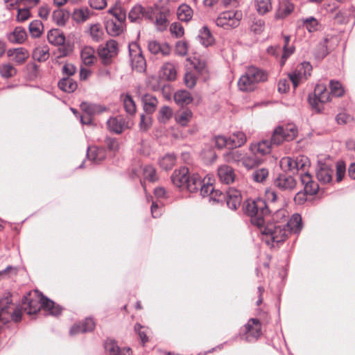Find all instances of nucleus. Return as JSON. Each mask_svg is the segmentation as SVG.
<instances>
[{
    "instance_id": "obj_1",
    "label": "nucleus",
    "mask_w": 355,
    "mask_h": 355,
    "mask_svg": "<svg viewBox=\"0 0 355 355\" xmlns=\"http://www.w3.org/2000/svg\"><path fill=\"white\" fill-rule=\"evenodd\" d=\"M245 213L250 217L251 223L259 228L261 239L270 248L283 242L287 231L277 223L270 222V210L266 201L261 198L249 199L244 203Z\"/></svg>"
},
{
    "instance_id": "obj_2",
    "label": "nucleus",
    "mask_w": 355,
    "mask_h": 355,
    "mask_svg": "<svg viewBox=\"0 0 355 355\" xmlns=\"http://www.w3.org/2000/svg\"><path fill=\"white\" fill-rule=\"evenodd\" d=\"M297 129L294 124H286L277 126L272 134L270 140L263 139L250 146L252 154L259 157L269 154L272 146H279L284 141H290L295 139Z\"/></svg>"
},
{
    "instance_id": "obj_3",
    "label": "nucleus",
    "mask_w": 355,
    "mask_h": 355,
    "mask_svg": "<svg viewBox=\"0 0 355 355\" xmlns=\"http://www.w3.org/2000/svg\"><path fill=\"white\" fill-rule=\"evenodd\" d=\"M35 298L31 297V293L24 296L22 304L24 309L29 315L37 313L42 308L48 310L50 314L54 316L60 315L62 309L59 305H55V302L47 297L35 291Z\"/></svg>"
},
{
    "instance_id": "obj_4",
    "label": "nucleus",
    "mask_w": 355,
    "mask_h": 355,
    "mask_svg": "<svg viewBox=\"0 0 355 355\" xmlns=\"http://www.w3.org/2000/svg\"><path fill=\"white\" fill-rule=\"evenodd\" d=\"M268 73L260 68L249 67L245 74L241 76L238 81V87L241 91L252 92L257 88V84L268 80Z\"/></svg>"
},
{
    "instance_id": "obj_5",
    "label": "nucleus",
    "mask_w": 355,
    "mask_h": 355,
    "mask_svg": "<svg viewBox=\"0 0 355 355\" xmlns=\"http://www.w3.org/2000/svg\"><path fill=\"white\" fill-rule=\"evenodd\" d=\"M173 184L181 189H187L190 192H196L198 190V186L201 184L198 173H193L189 175V169L187 167H182L175 170L171 175Z\"/></svg>"
},
{
    "instance_id": "obj_6",
    "label": "nucleus",
    "mask_w": 355,
    "mask_h": 355,
    "mask_svg": "<svg viewBox=\"0 0 355 355\" xmlns=\"http://www.w3.org/2000/svg\"><path fill=\"white\" fill-rule=\"evenodd\" d=\"M286 217V210L285 209H278L277 210L272 216V218L274 220V223H277V225H280L283 226L285 230L287 231L286 236L291 232H293L295 234H298L302 227V217L298 214H293L291 218L287 221L286 224H281L280 221H278L279 218H284ZM284 239L283 241H284Z\"/></svg>"
},
{
    "instance_id": "obj_7",
    "label": "nucleus",
    "mask_w": 355,
    "mask_h": 355,
    "mask_svg": "<svg viewBox=\"0 0 355 355\" xmlns=\"http://www.w3.org/2000/svg\"><path fill=\"white\" fill-rule=\"evenodd\" d=\"M119 53L118 43L114 40H108L105 44H101L97 49V55L102 64L110 65Z\"/></svg>"
},
{
    "instance_id": "obj_8",
    "label": "nucleus",
    "mask_w": 355,
    "mask_h": 355,
    "mask_svg": "<svg viewBox=\"0 0 355 355\" xmlns=\"http://www.w3.org/2000/svg\"><path fill=\"white\" fill-rule=\"evenodd\" d=\"M242 13L237 10H227L219 14L215 20L217 26L225 30L236 28L240 24Z\"/></svg>"
},
{
    "instance_id": "obj_9",
    "label": "nucleus",
    "mask_w": 355,
    "mask_h": 355,
    "mask_svg": "<svg viewBox=\"0 0 355 355\" xmlns=\"http://www.w3.org/2000/svg\"><path fill=\"white\" fill-rule=\"evenodd\" d=\"M312 66L308 62H303L298 64L295 70L289 73L290 80L293 83L294 89L302 82L306 80L311 76Z\"/></svg>"
},
{
    "instance_id": "obj_10",
    "label": "nucleus",
    "mask_w": 355,
    "mask_h": 355,
    "mask_svg": "<svg viewBox=\"0 0 355 355\" xmlns=\"http://www.w3.org/2000/svg\"><path fill=\"white\" fill-rule=\"evenodd\" d=\"M129 55L132 69L138 72H144L146 68V62L142 51L137 43L129 45Z\"/></svg>"
},
{
    "instance_id": "obj_11",
    "label": "nucleus",
    "mask_w": 355,
    "mask_h": 355,
    "mask_svg": "<svg viewBox=\"0 0 355 355\" xmlns=\"http://www.w3.org/2000/svg\"><path fill=\"white\" fill-rule=\"evenodd\" d=\"M107 128L110 132L116 134H121L125 130L132 127V123L130 120L123 116L110 117L107 121Z\"/></svg>"
},
{
    "instance_id": "obj_12",
    "label": "nucleus",
    "mask_w": 355,
    "mask_h": 355,
    "mask_svg": "<svg viewBox=\"0 0 355 355\" xmlns=\"http://www.w3.org/2000/svg\"><path fill=\"white\" fill-rule=\"evenodd\" d=\"M245 340L248 342L257 340L261 335V324L258 319L251 318L245 325Z\"/></svg>"
},
{
    "instance_id": "obj_13",
    "label": "nucleus",
    "mask_w": 355,
    "mask_h": 355,
    "mask_svg": "<svg viewBox=\"0 0 355 355\" xmlns=\"http://www.w3.org/2000/svg\"><path fill=\"white\" fill-rule=\"evenodd\" d=\"M274 185L282 191H292L297 186V181L292 175L281 173L274 180Z\"/></svg>"
},
{
    "instance_id": "obj_14",
    "label": "nucleus",
    "mask_w": 355,
    "mask_h": 355,
    "mask_svg": "<svg viewBox=\"0 0 355 355\" xmlns=\"http://www.w3.org/2000/svg\"><path fill=\"white\" fill-rule=\"evenodd\" d=\"M148 49L151 53L154 55H161L162 56L169 55L171 52V47L168 43H161L156 40L149 41Z\"/></svg>"
},
{
    "instance_id": "obj_15",
    "label": "nucleus",
    "mask_w": 355,
    "mask_h": 355,
    "mask_svg": "<svg viewBox=\"0 0 355 355\" xmlns=\"http://www.w3.org/2000/svg\"><path fill=\"white\" fill-rule=\"evenodd\" d=\"M241 192L237 189L230 188L229 190L225 192V198L224 200L226 201L227 207L232 210H236L241 205Z\"/></svg>"
},
{
    "instance_id": "obj_16",
    "label": "nucleus",
    "mask_w": 355,
    "mask_h": 355,
    "mask_svg": "<svg viewBox=\"0 0 355 355\" xmlns=\"http://www.w3.org/2000/svg\"><path fill=\"white\" fill-rule=\"evenodd\" d=\"M334 169L327 164H320L316 170V176L319 182L322 184L329 183L332 180Z\"/></svg>"
},
{
    "instance_id": "obj_17",
    "label": "nucleus",
    "mask_w": 355,
    "mask_h": 355,
    "mask_svg": "<svg viewBox=\"0 0 355 355\" xmlns=\"http://www.w3.org/2000/svg\"><path fill=\"white\" fill-rule=\"evenodd\" d=\"M300 179L304 185V191L308 195L313 196L319 189L318 184L313 180L312 176L309 173H301Z\"/></svg>"
},
{
    "instance_id": "obj_18",
    "label": "nucleus",
    "mask_w": 355,
    "mask_h": 355,
    "mask_svg": "<svg viewBox=\"0 0 355 355\" xmlns=\"http://www.w3.org/2000/svg\"><path fill=\"white\" fill-rule=\"evenodd\" d=\"M105 349L110 355H131L132 350L130 347L121 349L116 343L112 339H108L105 343Z\"/></svg>"
},
{
    "instance_id": "obj_19",
    "label": "nucleus",
    "mask_w": 355,
    "mask_h": 355,
    "mask_svg": "<svg viewBox=\"0 0 355 355\" xmlns=\"http://www.w3.org/2000/svg\"><path fill=\"white\" fill-rule=\"evenodd\" d=\"M95 327V322L91 318H86L82 323L74 324L70 329L71 336L76 335L80 333H86L92 331Z\"/></svg>"
},
{
    "instance_id": "obj_20",
    "label": "nucleus",
    "mask_w": 355,
    "mask_h": 355,
    "mask_svg": "<svg viewBox=\"0 0 355 355\" xmlns=\"http://www.w3.org/2000/svg\"><path fill=\"white\" fill-rule=\"evenodd\" d=\"M218 175L220 182L226 184L232 183L235 179L234 170L228 165L220 166L218 168Z\"/></svg>"
},
{
    "instance_id": "obj_21",
    "label": "nucleus",
    "mask_w": 355,
    "mask_h": 355,
    "mask_svg": "<svg viewBox=\"0 0 355 355\" xmlns=\"http://www.w3.org/2000/svg\"><path fill=\"white\" fill-rule=\"evenodd\" d=\"M141 102L144 111L148 114H153L155 110L158 105V101L157 98L150 94H146L141 97Z\"/></svg>"
},
{
    "instance_id": "obj_22",
    "label": "nucleus",
    "mask_w": 355,
    "mask_h": 355,
    "mask_svg": "<svg viewBox=\"0 0 355 355\" xmlns=\"http://www.w3.org/2000/svg\"><path fill=\"white\" fill-rule=\"evenodd\" d=\"M87 158L95 164L102 162L106 157L104 148L96 146L88 147L87 152Z\"/></svg>"
},
{
    "instance_id": "obj_23",
    "label": "nucleus",
    "mask_w": 355,
    "mask_h": 355,
    "mask_svg": "<svg viewBox=\"0 0 355 355\" xmlns=\"http://www.w3.org/2000/svg\"><path fill=\"white\" fill-rule=\"evenodd\" d=\"M7 53L9 57L13 56L14 61L18 64H24L29 57L28 51L23 47L9 49Z\"/></svg>"
},
{
    "instance_id": "obj_24",
    "label": "nucleus",
    "mask_w": 355,
    "mask_h": 355,
    "mask_svg": "<svg viewBox=\"0 0 355 355\" xmlns=\"http://www.w3.org/2000/svg\"><path fill=\"white\" fill-rule=\"evenodd\" d=\"M81 110L87 115L94 116L101 114L106 110V108L99 104L83 102L80 104Z\"/></svg>"
},
{
    "instance_id": "obj_25",
    "label": "nucleus",
    "mask_w": 355,
    "mask_h": 355,
    "mask_svg": "<svg viewBox=\"0 0 355 355\" xmlns=\"http://www.w3.org/2000/svg\"><path fill=\"white\" fill-rule=\"evenodd\" d=\"M199 179L201 183L198 186V189H200V195L203 197H210L214 189L212 184V178L211 177H208L207 180L206 177L202 178V176L199 175Z\"/></svg>"
},
{
    "instance_id": "obj_26",
    "label": "nucleus",
    "mask_w": 355,
    "mask_h": 355,
    "mask_svg": "<svg viewBox=\"0 0 355 355\" xmlns=\"http://www.w3.org/2000/svg\"><path fill=\"white\" fill-rule=\"evenodd\" d=\"M47 40L54 46H61L65 42V36L59 29H52L48 33Z\"/></svg>"
},
{
    "instance_id": "obj_27",
    "label": "nucleus",
    "mask_w": 355,
    "mask_h": 355,
    "mask_svg": "<svg viewBox=\"0 0 355 355\" xmlns=\"http://www.w3.org/2000/svg\"><path fill=\"white\" fill-rule=\"evenodd\" d=\"M302 25L309 33H314L320 30L321 24L313 16L302 19Z\"/></svg>"
},
{
    "instance_id": "obj_28",
    "label": "nucleus",
    "mask_w": 355,
    "mask_h": 355,
    "mask_svg": "<svg viewBox=\"0 0 355 355\" xmlns=\"http://www.w3.org/2000/svg\"><path fill=\"white\" fill-rule=\"evenodd\" d=\"M26 32L21 27H16L15 30L8 35V40L13 44H21L26 38Z\"/></svg>"
},
{
    "instance_id": "obj_29",
    "label": "nucleus",
    "mask_w": 355,
    "mask_h": 355,
    "mask_svg": "<svg viewBox=\"0 0 355 355\" xmlns=\"http://www.w3.org/2000/svg\"><path fill=\"white\" fill-rule=\"evenodd\" d=\"M49 49L47 46H39L34 49L32 58L34 60L43 62L49 58Z\"/></svg>"
},
{
    "instance_id": "obj_30",
    "label": "nucleus",
    "mask_w": 355,
    "mask_h": 355,
    "mask_svg": "<svg viewBox=\"0 0 355 355\" xmlns=\"http://www.w3.org/2000/svg\"><path fill=\"white\" fill-rule=\"evenodd\" d=\"M198 40L204 46L207 47L214 42V37L207 26H204L199 31Z\"/></svg>"
},
{
    "instance_id": "obj_31",
    "label": "nucleus",
    "mask_w": 355,
    "mask_h": 355,
    "mask_svg": "<svg viewBox=\"0 0 355 355\" xmlns=\"http://www.w3.org/2000/svg\"><path fill=\"white\" fill-rule=\"evenodd\" d=\"M80 57L83 62L87 66L92 65L96 60L95 51L90 46H85L81 50Z\"/></svg>"
},
{
    "instance_id": "obj_32",
    "label": "nucleus",
    "mask_w": 355,
    "mask_h": 355,
    "mask_svg": "<svg viewBox=\"0 0 355 355\" xmlns=\"http://www.w3.org/2000/svg\"><path fill=\"white\" fill-rule=\"evenodd\" d=\"M294 9L293 3L289 1L280 2L275 13L276 19H284L289 15Z\"/></svg>"
},
{
    "instance_id": "obj_33",
    "label": "nucleus",
    "mask_w": 355,
    "mask_h": 355,
    "mask_svg": "<svg viewBox=\"0 0 355 355\" xmlns=\"http://www.w3.org/2000/svg\"><path fill=\"white\" fill-rule=\"evenodd\" d=\"M58 87L67 93L73 92L78 87L77 83L69 77H63L58 82Z\"/></svg>"
},
{
    "instance_id": "obj_34",
    "label": "nucleus",
    "mask_w": 355,
    "mask_h": 355,
    "mask_svg": "<svg viewBox=\"0 0 355 355\" xmlns=\"http://www.w3.org/2000/svg\"><path fill=\"white\" fill-rule=\"evenodd\" d=\"M175 102L180 106L187 105L193 101L191 94L186 90H179L174 94Z\"/></svg>"
},
{
    "instance_id": "obj_35",
    "label": "nucleus",
    "mask_w": 355,
    "mask_h": 355,
    "mask_svg": "<svg viewBox=\"0 0 355 355\" xmlns=\"http://www.w3.org/2000/svg\"><path fill=\"white\" fill-rule=\"evenodd\" d=\"M123 107L127 114L133 115L136 112V104L132 97L128 94H122L120 96Z\"/></svg>"
},
{
    "instance_id": "obj_36",
    "label": "nucleus",
    "mask_w": 355,
    "mask_h": 355,
    "mask_svg": "<svg viewBox=\"0 0 355 355\" xmlns=\"http://www.w3.org/2000/svg\"><path fill=\"white\" fill-rule=\"evenodd\" d=\"M70 13L65 10H56L53 12V21L60 26H64L69 19Z\"/></svg>"
},
{
    "instance_id": "obj_37",
    "label": "nucleus",
    "mask_w": 355,
    "mask_h": 355,
    "mask_svg": "<svg viewBox=\"0 0 355 355\" xmlns=\"http://www.w3.org/2000/svg\"><path fill=\"white\" fill-rule=\"evenodd\" d=\"M177 16L179 20L188 22L193 17V10L189 6L182 4L178 8Z\"/></svg>"
},
{
    "instance_id": "obj_38",
    "label": "nucleus",
    "mask_w": 355,
    "mask_h": 355,
    "mask_svg": "<svg viewBox=\"0 0 355 355\" xmlns=\"http://www.w3.org/2000/svg\"><path fill=\"white\" fill-rule=\"evenodd\" d=\"M247 141L246 135L244 132L236 131L229 137L230 147L232 148H238L243 146Z\"/></svg>"
},
{
    "instance_id": "obj_39",
    "label": "nucleus",
    "mask_w": 355,
    "mask_h": 355,
    "mask_svg": "<svg viewBox=\"0 0 355 355\" xmlns=\"http://www.w3.org/2000/svg\"><path fill=\"white\" fill-rule=\"evenodd\" d=\"M161 73L167 80H174L176 78L177 71L175 65L171 62H166L162 67Z\"/></svg>"
},
{
    "instance_id": "obj_40",
    "label": "nucleus",
    "mask_w": 355,
    "mask_h": 355,
    "mask_svg": "<svg viewBox=\"0 0 355 355\" xmlns=\"http://www.w3.org/2000/svg\"><path fill=\"white\" fill-rule=\"evenodd\" d=\"M193 116L192 112L189 109H185L178 112L175 114V121L181 126H187Z\"/></svg>"
},
{
    "instance_id": "obj_41",
    "label": "nucleus",
    "mask_w": 355,
    "mask_h": 355,
    "mask_svg": "<svg viewBox=\"0 0 355 355\" xmlns=\"http://www.w3.org/2000/svg\"><path fill=\"white\" fill-rule=\"evenodd\" d=\"M176 159V156L173 153H168L159 159V164L161 168L168 171L175 166Z\"/></svg>"
},
{
    "instance_id": "obj_42",
    "label": "nucleus",
    "mask_w": 355,
    "mask_h": 355,
    "mask_svg": "<svg viewBox=\"0 0 355 355\" xmlns=\"http://www.w3.org/2000/svg\"><path fill=\"white\" fill-rule=\"evenodd\" d=\"M313 94L317 96L318 101L321 103H324L330 101V94L327 91L326 87L322 85H317L315 87Z\"/></svg>"
},
{
    "instance_id": "obj_43",
    "label": "nucleus",
    "mask_w": 355,
    "mask_h": 355,
    "mask_svg": "<svg viewBox=\"0 0 355 355\" xmlns=\"http://www.w3.org/2000/svg\"><path fill=\"white\" fill-rule=\"evenodd\" d=\"M8 311V312H6V316L8 317L9 320L11 319L15 322H19L21 321L22 317L21 309L18 306H15L12 304L11 300Z\"/></svg>"
},
{
    "instance_id": "obj_44",
    "label": "nucleus",
    "mask_w": 355,
    "mask_h": 355,
    "mask_svg": "<svg viewBox=\"0 0 355 355\" xmlns=\"http://www.w3.org/2000/svg\"><path fill=\"white\" fill-rule=\"evenodd\" d=\"M105 28L107 33L112 36H117L123 31L122 23L112 19L107 21Z\"/></svg>"
},
{
    "instance_id": "obj_45",
    "label": "nucleus",
    "mask_w": 355,
    "mask_h": 355,
    "mask_svg": "<svg viewBox=\"0 0 355 355\" xmlns=\"http://www.w3.org/2000/svg\"><path fill=\"white\" fill-rule=\"evenodd\" d=\"M261 158L254 154H252L251 155H246L244 154L241 161L243 166L248 169L252 168L261 164Z\"/></svg>"
},
{
    "instance_id": "obj_46",
    "label": "nucleus",
    "mask_w": 355,
    "mask_h": 355,
    "mask_svg": "<svg viewBox=\"0 0 355 355\" xmlns=\"http://www.w3.org/2000/svg\"><path fill=\"white\" fill-rule=\"evenodd\" d=\"M295 173H297L302 171V173H306L305 171L309 166V160L307 157L304 155H299L295 157Z\"/></svg>"
},
{
    "instance_id": "obj_47",
    "label": "nucleus",
    "mask_w": 355,
    "mask_h": 355,
    "mask_svg": "<svg viewBox=\"0 0 355 355\" xmlns=\"http://www.w3.org/2000/svg\"><path fill=\"white\" fill-rule=\"evenodd\" d=\"M254 7L259 15H263L271 10V0H254Z\"/></svg>"
},
{
    "instance_id": "obj_48",
    "label": "nucleus",
    "mask_w": 355,
    "mask_h": 355,
    "mask_svg": "<svg viewBox=\"0 0 355 355\" xmlns=\"http://www.w3.org/2000/svg\"><path fill=\"white\" fill-rule=\"evenodd\" d=\"M244 153L239 150H231L224 155L226 162L230 163L241 162Z\"/></svg>"
},
{
    "instance_id": "obj_49",
    "label": "nucleus",
    "mask_w": 355,
    "mask_h": 355,
    "mask_svg": "<svg viewBox=\"0 0 355 355\" xmlns=\"http://www.w3.org/2000/svg\"><path fill=\"white\" fill-rule=\"evenodd\" d=\"M144 7L141 5L135 6L130 11L128 18L132 22L139 21L144 19Z\"/></svg>"
},
{
    "instance_id": "obj_50",
    "label": "nucleus",
    "mask_w": 355,
    "mask_h": 355,
    "mask_svg": "<svg viewBox=\"0 0 355 355\" xmlns=\"http://www.w3.org/2000/svg\"><path fill=\"white\" fill-rule=\"evenodd\" d=\"M172 116V109L167 105H164L159 110L157 119L159 123L165 124L171 119Z\"/></svg>"
},
{
    "instance_id": "obj_51",
    "label": "nucleus",
    "mask_w": 355,
    "mask_h": 355,
    "mask_svg": "<svg viewBox=\"0 0 355 355\" xmlns=\"http://www.w3.org/2000/svg\"><path fill=\"white\" fill-rule=\"evenodd\" d=\"M10 304V298L6 297L0 299V321L7 322L9 318L6 316V312H8V308Z\"/></svg>"
},
{
    "instance_id": "obj_52",
    "label": "nucleus",
    "mask_w": 355,
    "mask_h": 355,
    "mask_svg": "<svg viewBox=\"0 0 355 355\" xmlns=\"http://www.w3.org/2000/svg\"><path fill=\"white\" fill-rule=\"evenodd\" d=\"M168 24V21L167 19L166 12L162 11L159 12V14L156 16V19L155 21L157 29L159 31H163L166 29Z\"/></svg>"
},
{
    "instance_id": "obj_53",
    "label": "nucleus",
    "mask_w": 355,
    "mask_h": 355,
    "mask_svg": "<svg viewBox=\"0 0 355 355\" xmlns=\"http://www.w3.org/2000/svg\"><path fill=\"white\" fill-rule=\"evenodd\" d=\"M89 17V10L85 8L75 9L72 13V18L77 23L85 21Z\"/></svg>"
},
{
    "instance_id": "obj_54",
    "label": "nucleus",
    "mask_w": 355,
    "mask_h": 355,
    "mask_svg": "<svg viewBox=\"0 0 355 355\" xmlns=\"http://www.w3.org/2000/svg\"><path fill=\"white\" fill-rule=\"evenodd\" d=\"M295 157H285L280 160V166L284 171L295 174Z\"/></svg>"
},
{
    "instance_id": "obj_55",
    "label": "nucleus",
    "mask_w": 355,
    "mask_h": 355,
    "mask_svg": "<svg viewBox=\"0 0 355 355\" xmlns=\"http://www.w3.org/2000/svg\"><path fill=\"white\" fill-rule=\"evenodd\" d=\"M43 24L40 20H34L29 24V31L33 37H39L43 31Z\"/></svg>"
},
{
    "instance_id": "obj_56",
    "label": "nucleus",
    "mask_w": 355,
    "mask_h": 355,
    "mask_svg": "<svg viewBox=\"0 0 355 355\" xmlns=\"http://www.w3.org/2000/svg\"><path fill=\"white\" fill-rule=\"evenodd\" d=\"M269 172L266 168L256 169L252 173V179L256 182H263L268 177Z\"/></svg>"
},
{
    "instance_id": "obj_57",
    "label": "nucleus",
    "mask_w": 355,
    "mask_h": 355,
    "mask_svg": "<svg viewBox=\"0 0 355 355\" xmlns=\"http://www.w3.org/2000/svg\"><path fill=\"white\" fill-rule=\"evenodd\" d=\"M329 86L331 89L330 96L340 97L344 94L345 90L340 82L331 80Z\"/></svg>"
},
{
    "instance_id": "obj_58",
    "label": "nucleus",
    "mask_w": 355,
    "mask_h": 355,
    "mask_svg": "<svg viewBox=\"0 0 355 355\" xmlns=\"http://www.w3.org/2000/svg\"><path fill=\"white\" fill-rule=\"evenodd\" d=\"M16 69L11 64H3L0 66V74L3 78H9L16 74Z\"/></svg>"
},
{
    "instance_id": "obj_59",
    "label": "nucleus",
    "mask_w": 355,
    "mask_h": 355,
    "mask_svg": "<svg viewBox=\"0 0 355 355\" xmlns=\"http://www.w3.org/2000/svg\"><path fill=\"white\" fill-rule=\"evenodd\" d=\"M143 175L144 178L150 182H155L157 180L156 171L151 165L144 166L143 168Z\"/></svg>"
},
{
    "instance_id": "obj_60",
    "label": "nucleus",
    "mask_w": 355,
    "mask_h": 355,
    "mask_svg": "<svg viewBox=\"0 0 355 355\" xmlns=\"http://www.w3.org/2000/svg\"><path fill=\"white\" fill-rule=\"evenodd\" d=\"M329 40L325 38L323 42H320L318 46L316 51V57L324 58L328 54L327 43Z\"/></svg>"
},
{
    "instance_id": "obj_61",
    "label": "nucleus",
    "mask_w": 355,
    "mask_h": 355,
    "mask_svg": "<svg viewBox=\"0 0 355 355\" xmlns=\"http://www.w3.org/2000/svg\"><path fill=\"white\" fill-rule=\"evenodd\" d=\"M152 118L150 116L141 114L140 116L139 127L141 131H147L151 126Z\"/></svg>"
},
{
    "instance_id": "obj_62",
    "label": "nucleus",
    "mask_w": 355,
    "mask_h": 355,
    "mask_svg": "<svg viewBox=\"0 0 355 355\" xmlns=\"http://www.w3.org/2000/svg\"><path fill=\"white\" fill-rule=\"evenodd\" d=\"M188 53V44L185 41H178L175 44V53L180 56H185Z\"/></svg>"
},
{
    "instance_id": "obj_63",
    "label": "nucleus",
    "mask_w": 355,
    "mask_h": 355,
    "mask_svg": "<svg viewBox=\"0 0 355 355\" xmlns=\"http://www.w3.org/2000/svg\"><path fill=\"white\" fill-rule=\"evenodd\" d=\"M265 21L261 19H254L251 26V30L256 34H260L264 30Z\"/></svg>"
},
{
    "instance_id": "obj_64",
    "label": "nucleus",
    "mask_w": 355,
    "mask_h": 355,
    "mask_svg": "<svg viewBox=\"0 0 355 355\" xmlns=\"http://www.w3.org/2000/svg\"><path fill=\"white\" fill-rule=\"evenodd\" d=\"M170 31L175 37H181L184 35V28L178 22L171 24L170 26Z\"/></svg>"
}]
</instances>
